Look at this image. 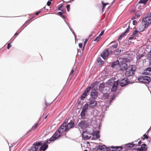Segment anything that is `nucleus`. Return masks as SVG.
Here are the masks:
<instances>
[{
  "label": "nucleus",
  "instance_id": "f257e3e1",
  "mask_svg": "<svg viewBox=\"0 0 151 151\" xmlns=\"http://www.w3.org/2000/svg\"><path fill=\"white\" fill-rule=\"evenodd\" d=\"M136 70V67L134 65L129 66L126 71L125 75L127 77L132 76Z\"/></svg>",
  "mask_w": 151,
  "mask_h": 151
},
{
  "label": "nucleus",
  "instance_id": "f03ea898",
  "mask_svg": "<svg viewBox=\"0 0 151 151\" xmlns=\"http://www.w3.org/2000/svg\"><path fill=\"white\" fill-rule=\"evenodd\" d=\"M143 24L145 28L147 27L151 24V13L147 14V16L142 19Z\"/></svg>",
  "mask_w": 151,
  "mask_h": 151
},
{
  "label": "nucleus",
  "instance_id": "7ed1b4c3",
  "mask_svg": "<svg viewBox=\"0 0 151 151\" xmlns=\"http://www.w3.org/2000/svg\"><path fill=\"white\" fill-rule=\"evenodd\" d=\"M138 80L139 82L145 84H149L151 81L150 77L146 76H140L138 78Z\"/></svg>",
  "mask_w": 151,
  "mask_h": 151
},
{
  "label": "nucleus",
  "instance_id": "20e7f679",
  "mask_svg": "<svg viewBox=\"0 0 151 151\" xmlns=\"http://www.w3.org/2000/svg\"><path fill=\"white\" fill-rule=\"evenodd\" d=\"M49 139H47L45 140L43 144L40 147L39 150L41 151H45L48 147V144H50L51 142Z\"/></svg>",
  "mask_w": 151,
  "mask_h": 151
},
{
  "label": "nucleus",
  "instance_id": "39448f33",
  "mask_svg": "<svg viewBox=\"0 0 151 151\" xmlns=\"http://www.w3.org/2000/svg\"><path fill=\"white\" fill-rule=\"evenodd\" d=\"M147 149V146L146 144H144L139 147L133 148L131 151H146Z\"/></svg>",
  "mask_w": 151,
  "mask_h": 151
},
{
  "label": "nucleus",
  "instance_id": "423d86ee",
  "mask_svg": "<svg viewBox=\"0 0 151 151\" xmlns=\"http://www.w3.org/2000/svg\"><path fill=\"white\" fill-rule=\"evenodd\" d=\"M42 141L40 142H35L33 144L34 146L32 147L29 151H36L38 150L39 147L41 146L42 145Z\"/></svg>",
  "mask_w": 151,
  "mask_h": 151
},
{
  "label": "nucleus",
  "instance_id": "0eeeda50",
  "mask_svg": "<svg viewBox=\"0 0 151 151\" xmlns=\"http://www.w3.org/2000/svg\"><path fill=\"white\" fill-rule=\"evenodd\" d=\"M61 133H59L58 130H57L52 136L48 139L51 142L54 141L61 136Z\"/></svg>",
  "mask_w": 151,
  "mask_h": 151
},
{
  "label": "nucleus",
  "instance_id": "6e6552de",
  "mask_svg": "<svg viewBox=\"0 0 151 151\" xmlns=\"http://www.w3.org/2000/svg\"><path fill=\"white\" fill-rule=\"evenodd\" d=\"M127 60L124 59L120 62V69L122 71L125 70L127 68Z\"/></svg>",
  "mask_w": 151,
  "mask_h": 151
},
{
  "label": "nucleus",
  "instance_id": "1a4fd4ad",
  "mask_svg": "<svg viewBox=\"0 0 151 151\" xmlns=\"http://www.w3.org/2000/svg\"><path fill=\"white\" fill-rule=\"evenodd\" d=\"M89 124L87 121L82 120L78 123V126L81 128L84 129L89 126Z\"/></svg>",
  "mask_w": 151,
  "mask_h": 151
},
{
  "label": "nucleus",
  "instance_id": "9d476101",
  "mask_svg": "<svg viewBox=\"0 0 151 151\" xmlns=\"http://www.w3.org/2000/svg\"><path fill=\"white\" fill-rule=\"evenodd\" d=\"M67 123L64 122L58 129L59 133H62L63 132L68 131L66 127Z\"/></svg>",
  "mask_w": 151,
  "mask_h": 151
},
{
  "label": "nucleus",
  "instance_id": "9b49d317",
  "mask_svg": "<svg viewBox=\"0 0 151 151\" xmlns=\"http://www.w3.org/2000/svg\"><path fill=\"white\" fill-rule=\"evenodd\" d=\"M110 149L107 148L105 145H99L98 146L97 151H109Z\"/></svg>",
  "mask_w": 151,
  "mask_h": 151
},
{
  "label": "nucleus",
  "instance_id": "f8f14e48",
  "mask_svg": "<svg viewBox=\"0 0 151 151\" xmlns=\"http://www.w3.org/2000/svg\"><path fill=\"white\" fill-rule=\"evenodd\" d=\"M128 79L127 78H125L124 79L119 81V84L120 86L123 87L127 85L129 83V82L128 81Z\"/></svg>",
  "mask_w": 151,
  "mask_h": 151
},
{
  "label": "nucleus",
  "instance_id": "ddd939ff",
  "mask_svg": "<svg viewBox=\"0 0 151 151\" xmlns=\"http://www.w3.org/2000/svg\"><path fill=\"white\" fill-rule=\"evenodd\" d=\"M109 55V53L108 49H106L102 52L101 56L104 60H105Z\"/></svg>",
  "mask_w": 151,
  "mask_h": 151
},
{
  "label": "nucleus",
  "instance_id": "4468645a",
  "mask_svg": "<svg viewBox=\"0 0 151 151\" xmlns=\"http://www.w3.org/2000/svg\"><path fill=\"white\" fill-rule=\"evenodd\" d=\"M92 90L93 91H91V96L93 99H95L98 96V92L94 90V88L92 89Z\"/></svg>",
  "mask_w": 151,
  "mask_h": 151
},
{
  "label": "nucleus",
  "instance_id": "2eb2a0df",
  "mask_svg": "<svg viewBox=\"0 0 151 151\" xmlns=\"http://www.w3.org/2000/svg\"><path fill=\"white\" fill-rule=\"evenodd\" d=\"M82 136L83 139L87 140L89 139L91 137V135L86 131L83 132Z\"/></svg>",
  "mask_w": 151,
  "mask_h": 151
},
{
  "label": "nucleus",
  "instance_id": "dca6fc26",
  "mask_svg": "<svg viewBox=\"0 0 151 151\" xmlns=\"http://www.w3.org/2000/svg\"><path fill=\"white\" fill-rule=\"evenodd\" d=\"M135 144L133 143H129L125 145L124 146H122L123 148H124L126 150H128L131 149Z\"/></svg>",
  "mask_w": 151,
  "mask_h": 151
},
{
  "label": "nucleus",
  "instance_id": "f3484780",
  "mask_svg": "<svg viewBox=\"0 0 151 151\" xmlns=\"http://www.w3.org/2000/svg\"><path fill=\"white\" fill-rule=\"evenodd\" d=\"M89 106L91 108H93L97 105L96 101L94 100L91 99L89 101Z\"/></svg>",
  "mask_w": 151,
  "mask_h": 151
},
{
  "label": "nucleus",
  "instance_id": "a211bd4d",
  "mask_svg": "<svg viewBox=\"0 0 151 151\" xmlns=\"http://www.w3.org/2000/svg\"><path fill=\"white\" fill-rule=\"evenodd\" d=\"M86 131L89 134L91 135L94 133V130L93 129V127L92 126L89 125L87 127Z\"/></svg>",
  "mask_w": 151,
  "mask_h": 151
},
{
  "label": "nucleus",
  "instance_id": "6ab92c4d",
  "mask_svg": "<svg viewBox=\"0 0 151 151\" xmlns=\"http://www.w3.org/2000/svg\"><path fill=\"white\" fill-rule=\"evenodd\" d=\"M109 148L113 149L112 151H121L123 147L122 146H110Z\"/></svg>",
  "mask_w": 151,
  "mask_h": 151
},
{
  "label": "nucleus",
  "instance_id": "aec40b11",
  "mask_svg": "<svg viewBox=\"0 0 151 151\" xmlns=\"http://www.w3.org/2000/svg\"><path fill=\"white\" fill-rule=\"evenodd\" d=\"M119 83V80H118L114 82L112 86V87L111 88V91H115L116 90L117 88V86L118 85Z\"/></svg>",
  "mask_w": 151,
  "mask_h": 151
},
{
  "label": "nucleus",
  "instance_id": "412c9836",
  "mask_svg": "<svg viewBox=\"0 0 151 151\" xmlns=\"http://www.w3.org/2000/svg\"><path fill=\"white\" fill-rule=\"evenodd\" d=\"M74 123L73 121H71L68 124H67L66 127L68 130H69L70 129L73 128L74 127Z\"/></svg>",
  "mask_w": 151,
  "mask_h": 151
},
{
  "label": "nucleus",
  "instance_id": "4be33fe9",
  "mask_svg": "<svg viewBox=\"0 0 151 151\" xmlns=\"http://www.w3.org/2000/svg\"><path fill=\"white\" fill-rule=\"evenodd\" d=\"M129 26L128 28L127 29L126 31L122 34L120 36H119L118 38V39L119 40H121L123 37L124 36V35L129 31Z\"/></svg>",
  "mask_w": 151,
  "mask_h": 151
},
{
  "label": "nucleus",
  "instance_id": "5701e85b",
  "mask_svg": "<svg viewBox=\"0 0 151 151\" xmlns=\"http://www.w3.org/2000/svg\"><path fill=\"white\" fill-rule=\"evenodd\" d=\"M96 86V83H93L91 85V86H89L85 90V91L88 93L89 91L91 89L92 90L93 88L95 87Z\"/></svg>",
  "mask_w": 151,
  "mask_h": 151
},
{
  "label": "nucleus",
  "instance_id": "b1692460",
  "mask_svg": "<svg viewBox=\"0 0 151 151\" xmlns=\"http://www.w3.org/2000/svg\"><path fill=\"white\" fill-rule=\"evenodd\" d=\"M39 124L38 123L35 124L32 127L31 129L29 131V132H30L32 130H35L37 129V126Z\"/></svg>",
  "mask_w": 151,
  "mask_h": 151
},
{
  "label": "nucleus",
  "instance_id": "393cba45",
  "mask_svg": "<svg viewBox=\"0 0 151 151\" xmlns=\"http://www.w3.org/2000/svg\"><path fill=\"white\" fill-rule=\"evenodd\" d=\"M119 63V60H117L112 63L111 65V66L113 68H114L116 65H118Z\"/></svg>",
  "mask_w": 151,
  "mask_h": 151
},
{
  "label": "nucleus",
  "instance_id": "a878e982",
  "mask_svg": "<svg viewBox=\"0 0 151 151\" xmlns=\"http://www.w3.org/2000/svg\"><path fill=\"white\" fill-rule=\"evenodd\" d=\"M114 43V44L113 45H111V48H116L117 46H118V43L117 42H116L115 41H113L111 42L110 44H112V43Z\"/></svg>",
  "mask_w": 151,
  "mask_h": 151
},
{
  "label": "nucleus",
  "instance_id": "bb28decb",
  "mask_svg": "<svg viewBox=\"0 0 151 151\" xmlns=\"http://www.w3.org/2000/svg\"><path fill=\"white\" fill-rule=\"evenodd\" d=\"M86 112L81 111L80 114L81 119H84L86 118Z\"/></svg>",
  "mask_w": 151,
  "mask_h": 151
},
{
  "label": "nucleus",
  "instance_id": "cd10ccee",
  "mask_svg": "<svg viewBox=\"0 0 151 151\" xmlns=\"http://www.w3.org/2000/svg\"><path fill=\"white\" fill-rule=\"evenodd\" d=\"M139 32V31L137 30H135L133 32L132 35L135 38V39H136V37H138V33Z\"/></svg>",
  "mask_w": 151,
  "mask_h": 151
},
{
  "label": "nucleus",
  "instance_id": "c85d7f7f",
  "mask_svg": "<svg viewBox=\"0 0 151 151\" xmlns=\"http://www.w3.org/2000/svg\"><path fill=\"white\" fill-rule=\"evenodd\" d=\"M88 104H85L83 107L82 111L86 112V111L88 109Z\"/></svg>",
  "mask_w": 151,
  "mask_h": 151
},
{
  "label": "nucleus",
  "instance_id": "c756f323",
  "mask_svg": "<svg viewBox=\"0 0 151 151\" xmlns=\"http://www.w3.org/2000/svg\"><path fill=\"white\" fill-rule=\"evenodd\" d=\"M100 132L99 130H97V131L95 132L93 134V136H96V138H99L100 137V136L99 135V133Z\"/></svg>",
  "mask_w": 151,
  "mask_h": 151
},
{
  "label": "nucleus",
  "instance_id": "7c9ffc66",
  "mask_svg": "<svg viewBox=\"0 0 151 151\" xmlns=\"http://www.w3.org/2000/svg\"><path fill=\"white\" fill-rule=\"evenodd\" d=\"M121 51V49H117L114 52V54L115 55H118L119 54Z\"/></svg>",
  "mask_w": 151,
  "mask_h": 151
},
{
  "label": "nucleus",
  "instance_id": "2f4dec72",
  "mask_svg": "<svg viewBox=\"0 0 151 151\" xmlns=\"http://www.w3.org/2000/svg\"><path fill=\"white\" fill-rule=\"evenodd\" d=\"M97 60L98 62L100 63L101 65L103 64L104 63V61H103L100 57H99L97 58Z\"/></svg>",
  "mask_w": 151,
  "mask_h": 151
},
{
  "label": "nucleus",
  "instance_id": "473e14b6",
  "mask_svg": "<svg viewBox=\"0 0 151 151\" xmlns=\"http://www.w3.org/2000/svg\"><path fill=\"white\" fill-rule=\"evenodd\" d=\"M148 0H140L139 2V3L143 4H145Z\"/></svg>",
  "mask_w": 151,
  "mask_h": 151
},
{
  "label": "nucleus",
  "instance_id": "72a5a7b5",
  "mask_svg": "<svg viewBox=\"0 0 151 151\" xmlns=\"http://www.w3.org/2000/svg\"><path fill=\"white\" fill-rule=\"evenodd\" d=\"M102 10H103L104 9L105 6L109 4V3H104L103 1H102Z\"/></svg>",
  "mask_w": 151,
  "mask_h": 151
},
{
  "label": "nucleus",
  "instance_id": "f704fd0d",
  "mask_svg": "<svg viewBox=\"0 0 151 151\" xmlns=\"http://www.w3.org/2000/svg\"><path fill=\"white\" fill-rule=\"evenodd\" d=\"M148 138V136L146 134H144L143 135V137H142V139L143 140H144L145 139H147Z\"/></svg>",
  "mask_w": 151,
  "mask_h": 151
},
{
  "label": "nucleus",
  "instance_id": "c9c22d12",
  "mask_svg": "<svg viewBox=\"0 0 151 151\" xmlns=\"http://www.w3.org/2000/svg\"><path fill=\"white\" fill-rule=\"evenodd\" d=\"M88 39H85V40L84 41V46H83V49H84V48L87 42L88 41Z\"/></svg>",
  "mask_w": 151,
  "mask_h": 151
},
{
  "label": "nucleus",
  "instance_id": "e433bc0d",
  "mask_svg": "<svg viewBox=\"0 0 151 151\" xmlns=\"http://www.w3.org/2000/svg\"><path fill=\"white\" fill-rule=\"evenodd\" d=\"M104 88V85L103 84L101 83L99 86V90H101Z\"/></svg>",
  "mask_w": 151,
  "mask_h": 151
},
{
  "label": "nucleus",
  "instance_id": "4c0bfd02",
  "mask_svg": "<svg viewBox=\"0 0 151 151\" xmlns=\"http://www.w3.org/2000/svg\"><path fill=\"white\" fill-rule=\"evenodd\" d=\"M87 96V95L83 93L81 98V100H83Z\"/></svg>",
  "mask_w": 151,
  "mask_h": 151
},
{
  "label": "nucleus",
  "instance_id": "58836bf2",
  "mask_svg": "<svg viewBox=\"0 0 151 151\" xmlns=\"http://www.w3.org/2000/svg\"><path fill=\"white\" fill-rule=\"evenodd\" d=\"M45 105L46 106V107L45 108V109L48 106H50V104L49 103L47 102L46 101H45Z\"/></svg>",
  "mask_w": 151,
  "mask_h": 151
},
{
  "label": "nucleus",
  "instance_id": "ea45409f",
  "mask_svg": "<svg viewBox=\"0 0 151 151\" xmlns=\"http://www.w3.org/2000/svg\"><path fill=\"white\" fill-rule=\"evenodd\" d=\"M100 36L97 37L94 40V41L98 42L99 40L100 39Z\"/></svg>",
  "mask_w": 151,
  "mask_h": 151
},
{
  "label": "nucleus",
  "instance_id": "a19ab883",
  "mask_svg": "<svg viewBox=\"0 0 151 151\" xmlns=\"http://www.w3.org/2000/svg\"><path fill=\"white\" fill-rule=\"evenodd\" d=\"M66 8L68 12H69L70 11V5L68 4L66 6Z\"/></svg>",
  "mask_w": 151,
  "mask_h": 151
},
{
  "label": "nucleus",
  "instance_id": "79ce46f5",
  "mask_svg": "<svg viewBox=\"0 0 151 151\" xmlns=\"http://www.w3.org/2000/svg\"><path fill=\"white\" fill-rule=\"evenodd\" d=\"M63 4H61L60 5V6H59L58 7V9L59 10H60L63 7Z\"/></svg>",
  "mask_w": 151,
  "mask_h": 151
},
{
  "label": "nucleus",
  "instance_id": "37998d69",
  "mask_svg": "<svg viewBox=\"0 0 151 151\" xmlns=\"http://www.w3.org/2000/svg\"><path fill=\"white\" fill-rule=\"evenodd\" d=\"M140 17V15L139 14H135V16L134 17V18H138Z\"/></svg>",
  "mask_w": 151,
  "mask_h": 151
},
{
  "label": "nucleus",
  "instance_id": "c03bdc74",
  "mask_svg": "<svg viewBox=\"0 0 151 151\" xmlns=\"http://www.w3.org/2000/svg\"><path fill=\"white\" fill-rule=\"evenodd\" d=\"M12 46V45L9 43H8L7 44V48L9 49Z\"/></svg>",
  "mask_w": 151,
  "mask_h": 151
},
{
  "label": "nucleus",
  "instance_id": "a18cd8bd",
  "mask_svg": "<svg viewBox=\"0 0 151 151\" xmlns=\"http://www.w3.org/2000/svg\"><path fill=\"white\" fill-rule=\"evenodd\" d=\"M58 14L61 17L63 16V13L62 12H58Z\"/></svg>",
  "mask_w": 151,
  "mask_h": 151
},
{
  "label": "nucleus",
  "instance_id": "49530a36",
  "mask_svg": "<svg viewBox=\"0 0 151 151\" xmlns=\"http://www.w3.org/2000/svg\"><path fill=\"white\" fill-rule=\"evenodd\" d=\"M96 136H93V135H92V139H94V140H96L97 139H98L99 138H96Z\"/></svg>",
  "mask_w": 151,
  "mask_h": 151
},
{
  "label": "nucleus",
  "instance_id": "de8ad7c7",
  "mask_svg": "<svg viewBox=\"0 0 151 151\" xmlns=\"http://www.w3.org/2000/svg\"><path fill=\"white\" fill-rule=\"evenodd\" d=\"M135 38L132 35H131V37H130L129 38V40H132L134 38Z\"/></svg>",
  "mask_w": 151,
  "mask_h": 151
},
{
  "label": "nucleus",
  "instance_id": "09e8293b",
  "mask_svg": "<svg viewBox=\"0 0 151 151\" xmlns=\"http://www.w3.org/2000/svg\"><path fill=\"white\" fill-rule=\"evenodd\" d=\"M51 2L50 1H48L47 3V5L50 6L51 4Z\"/></svg>",
  "mask_w": 151,
  "mask_h": 151
},
{
  "label": "nucleus",
  "instance_id": "8fccbe9b",
  "mask_svg": "<svg viewBox=\"0 0 151 151\" xmlns=\"http://www.w3.org/2000/svg\"><path fill=\"white\" fill-rule=\"evenodd\" d=\"M82 45H83V44L81 43H79L78 44V46H79V47L81 48H82Z\"/></svg>",
  "mask_w": 151,
  "mask_h": 151
},
{
  "label": "nucleus",
  "instance_id": "3c124183",
  "mask_svg": "<svg viewBox=\"0 0 151 151\" xmlns=\"http://www.w3.org/2000/svg\"><path fill=\"white\" fill-rule=\"evenodd\" d=\"M104 31H102L100 34L99 35V36H102L104 33Z\"/></svg>",
  "mask_w": 151,
  "mask_h": 151
},
{
  "label": "nucleus",
  "instance_id": "603ef678",
  "mask_svg": "<svg viewBox=\"0 0 151 151\" xmlns=\"http://www.w3.org/2000/svg\"><path fill=\"white\" fill-rule=\"evenodd\" d=\"M114 96H112L111 98V99L110 100V102H111V101L113 100L114 99Z\"/></svg>",
  "mask_w": 151,
  "mask_h": 151
},
{
  "label": "nucleus",
  "instance_id": "864d4df0",
  "mask_svg": "<svg viewBox=\"0 0 151 151\" xmlns=\"http://www.w3.org/2000/svg\"><path fill=\"white\" fill-rule=\"evenodd\" d=\"M40 12V11L38 12H37L35 14L36 15H38Z\"/></svg>",
  "mask_w": 151,
  "mask_h": 151
},
{
  "label": "nucleus",
  "instance_id": "5fc2aeb1",
  "mask_svg": "<svg viewBox=\"0 0 151 151\" xmlns=\"http://www.w3.org/2000/svg\"><path fill=\"white\" fill-rule=\"evenodd\" d=\"M137 22V21H136V20H134V21H133V24L134 25H135V23H136Z\"/></svg>",
  "mask_w": 151,
  "mask_h": 151
},
{
  "label": "nucleus",
  "instance_id": "6e6d98bb",
  "mask_svg": "<svg viewBox=\"0 0 151 151\" xmlns=\"http://www.w3.org/2000/svg\"><path fill=\"white\" fill-rule=\"evenodd\" d=\"M74 72V70H72L70 72V75H71V74H72L73 73V72Z\"/></svg>",
  "mask_w": 151,
  "mask_h": 151
},
{
  "label": "nucleus",
  "instance_id": "4d7b16f0",
  "mask_svg": "<svg viewBox=\"0 0 151 151\" xmlns=\"http://www.w3.org/2000/svg\"><path fill=\"white\" fill-rule=\"evenodd\" d=\"M87 92H86V91H84V92L83 93V94H85L86 95H87Z\"/></svg>",
  "mask_w": 151,
  "mask_h": 151
},
{
  "label": "nucleus",
  "instance_id": "13d9d810",
  "mask_svg": "<svg viewBox=\"0 0 151 151\" xmlns=\"http://www.w3.org/2000/svg\"><path fill=\"white\" fill-rule=\"evenodd\" d=\"M61 17L63 19H65L66 17L65 16H64L63 15V16H62V17Z\"/></svg>",
  "mask_w": 151,
  "mask_h": 151
},
{
  "label": "nucleus",
  "instance_id": "bf43d9fd",
  "mask_svg": "<svg viewBox=\"0 0 151 151\" xmlns=\"http://www.w3.org/2000/svg\"><path fill=\"white\" fill-rule=\"evenodd\" d=\"M142 143V142L141 141H139V142H138V144L139 145H140V144L141 143Z\"/></svg>",
  "mask_w": 151,
  "mask_h": 151
},
{
  "label": "nucleus",
  "instance_id": "052dcab7",
  "mask_svg": "<svg viewBox=\"0 0 151 151\" xmlns=\"http://www.w3.org/2000/svg\"><path fill=\"white\" fill-rule=\"evenodd\" d=\"M147 70H148V71H150V70H151L150 68H147Z\"/></svg>",
  "mask_w": 151,
  "mask_h": 151
},
{
  "label": "nucleus",
  "instance_id": "680f3d73",
  "mask_svg": "<svg viewBox=\"0 0 151 151\" xmlns=\"http://www.w3.org/2000/svg\"><path fill=\"white\" fill-rule=\"evenodd\" d=\"M92 34H91L89 36V38H90L92 36Z\"/></svg>",
  "mask_w": 151,
  "mask_h": 151
},
{
  "label": "nucleus",
  "instance_id": "e2e57ef3",
  "mask_svg": "<svg viewBox=\"0 0 151 151\" xmlns=\"http://www.w3.org/2000/svg\"><path fill=\"white\" fill-rule=\"evenodd\" d=\"M150 88H151V83L150 84Z\"/></svg>",
  "mask_w": 151,
  "mask_h": 151
},
{
  "label": "nucleus",
  "instance_id": "0e129e2a",
  "mask_svg": "<svg viewBox=\"0 0 151 151\" xmlns=\"http://www.w3.org/2000/svg\"><path fill=\"white\" fill-rule=\"evenodd\" d=\"M18 35V33H16L15 34V35Z\"/></svg>",
  "mask_w": 151,
  "mask_h": 151
},
{
  "label": "nucleus",
  "instance_id": "69168bd1",
  "mask_svg": "<svg viewBox=\"0 0 151 151\" xmlns=\"http://www.w3.org/2000/svg\"><path fill=\"white\" fill-rule=\"evenodd\" d=\"M47 115L45 117L44 119H46V118H47Z\"/></svg>",
  "mask_w": 151,
  "mask_h": 151
},
{
  "label": "nucleus",
  "instance_id": "338daca9",
  "mask_svg": "<svg viewBox=\"0 0 151 151\" xmlns=\"http://www.w3.org/2000/svg\"><path fill=\"white\" fill-rule=\"evenodd\" d=\"M112 51H110V53H112Z\"/></svg>",
  "mask_w": 151,
  "mask_h": 151
},
{
  "label": "nucleus",
  "instance_id": "774afa93",
  "mask_svg": "<svg viewBox=\"0 0 151 151\" xmlns=\"http://www.w3.org/2000/svg\"><path fill=\"white\" fill-rule=\"evenodd\" d=\"M84 151H88L87 150H84Z\"/></svg>",
  "mask_w": 151,
  "mask_h": 151
}]
</instances>
